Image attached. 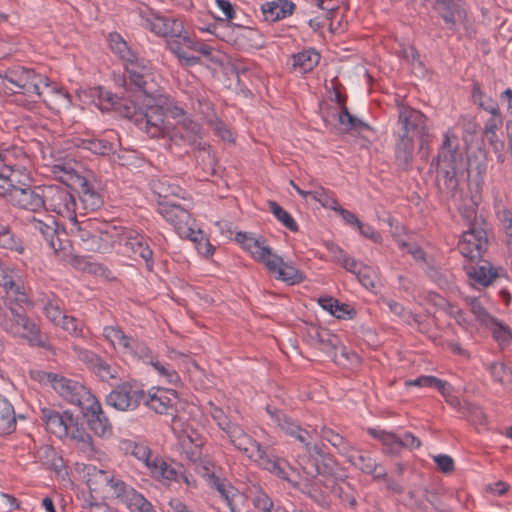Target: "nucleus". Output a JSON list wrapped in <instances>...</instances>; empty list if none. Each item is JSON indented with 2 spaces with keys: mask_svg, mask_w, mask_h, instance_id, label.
I'll list each match as a JSON object with an SVG mask.
<instances>
[{
  "mask_svg": "<svg viewBox=\"0 0 512 512\" xmlns=\"http://www.w3.org/2000/svg\"><path fill=\"white\" fill-rule=\"evenodd\" d=\"M186 238L193 241L196 244V249L198 253L203 257L209 258L214 254L215 247L210 243V241L205 237V235L200 229H194L193 236Z\"/></svg>",
  "mask_w": 512,
  "mask_h": 512,
  "instance_id": "obj_57",
  "label": "nucleus"
},
{
  "mask_svg": "<svg viewBox=\"0 0 512 512\" xmlns=\"http://www.w3.org/2000/svg\"><path fill=\"white\" fill-rule=\"evenodd\" d=\"M235 239L256 261L265 264L267 259L271 257L272 250L265 244L264 239L255 238L252 234L246 232L236 233Z\"/></svg>",
  "mask_w": 512,
  "mask_h": 512,
  "instance_id": "obj_34",
  "label": "nucleus"
},
{
  "mask_svg": "<svg viewBox=\"0 0 512 512\" xmlns=\"http://www.w3.org/2000/svg\"><path fill=\"white\" fill-rule=\"evenodd\" d=\"M318 303L324 310L328 311L331 315L338 319L352 318L349 305L340 303L333 297H321L319 298Z\"/></svg>",
  "mask_w": 512,
  "mask_h": 512,
  "instance_id": "obj_45",
  "label": "nucleus"
},
{
  "mask_svg": "<svg viewBox=\"0 0 512 512\" xmlns=\"http://www.w3.org/2000/svg\"><path fill=\"white\" fill-rule=\"evenodd\" d=\"M44 210L68 217L73 223L78 205L73 194L67 187L59 185H43Z\"/></svg>",
  "mask_w": 512,
  "mask_h": 512,
  "instance_id": "obj_11",
  "label": "nucleus"
},
{
  "mask_svg": "<svg viewBox=\"0 0 512 512\" xmlns=\"http://www.w3.org/2000/svg\"><path fill=\"white\" fill-rule=\"evenodd\" d=\"M151 366L159 376L165 378L169 384L177 386L180 383V376L173 368L161 364L157 359L152 362Z\"/></svg>",
  "mask_w": 512,
  "mask_h": 512,
  "instance_id": "obj_64",
  "label": "nucleus"
},
{
  "mask_svg": "<svg viewBox=\"0 0 512 512\" xmlns=\"http://www.w3.org/2000/svg\"><path fill=\"white\" fill-rule=\"evenodd\" d=\"M126 353H129L150 365L156 359L153 356L151 349L145 343L139 342L137 339L132 341L131 348L128 349Z\"/></svg>",
  "mask_w": 512,
  "mask_h": 512,
  "instance_id": "obj_62",
  "label": "nucleus"
},
{
  "mask_svg": "<svg viewBox=\"0 0 512 512\" xmlns=\"http://www.w3.org/2000/svg\"><path fill=\"white\" fill-rule=\"evenodd\" d=\"M153 191L158 195L159 201H169L168 198L170 196H180V192L182 189L177 185H171L166 183V181H157L153 185Z\"/></svg>",
  "mask_w": 512,
  "mask_h": 512,
  "instance_id": "obj_60",
  "label": "nucleus"
},
{
  "mask_svg": "<svg viewBox=\"0 0 512 512\" xmlns=\"http://www.w3.org/2000/svg\"><path fill=\"white\" fill-rule=\"evenodd\" d=\"M104 338L114 347L121 348L124 353L131 348L133 337L128 336L118 325H109L103 328Z\"/></svg>",
  "mask_w": 512,
  "mask_h": 512,
  "instance_id": "obj_41",
  "label": "nucleus"
},
{
  "mask_svg": "<svg viewBox=\"0 0 512 512\" xmlns=\"http://www.w3.org/2000/svg\"><path fill=\"white\" fill-rule=\"evenodd\" d=\"M4 292L0 327L14 336L27 339L34 346L44 347L39 327L25 312V308H33L34 303L21 276L18 275Z\"/></svg>",
  "mask_w": 512,
  "mask_h": 512,
  "instance_id": "obj_1",
  "label": "nucleus"
},
{
  "mask_svg": "<svg viewBox=\"0 0 512 512\" xmlns=\"http://www.w3.org/2000/svg\"><path fill=\"white\" fill-rule=\"evenodd\" d=\"M115 108L120 111L121 115L139 126L144 110V104L139 107L133 101L122 100L119 101Z\"/></svg>",
  "mask_w": 512,
  "mask_h": 512,
  "instance_id": "obj_53",
  "label": "nucleus"
},
{
  "mask_svg": "<svg viewBox=\"0 0 512 512\" xmlns=\"http://www.w3.org/2000/svg\"><path fill=\"white\" fill-rule=\"evenodd\" d=\"M266 412L270 416L271 420L275 423V425H277L289 436L295 437L299 442H305V440L311 438V435L307 430L303 429L292 418L287 416L276 407L267 405Z\"/></svg>",
  "mask_w": 512,
  "mask_h": 512,
  "instance_id": "obj_29",
  "label": "nucleus"
},
{
  "mask_svg": "<svg viewBox=\"0 0 512 512\" xmlns=\"http://www.w3.org/2000/svg\"><path fill=\"white\" fill-rule=\"evenodd\" d=\"M268 207L270 212L274 215V217L281 222V224L290 230L291 232H297L299 227L297 222L291 216V214L286 211L282 206H280L276 201H268Z\"/></svg>",
  "mask_w": 512,
  "mask_h": 512,
  "instance_id": "obj_48",
  "label": "nucleus"
},
{
  "mask_svg": "<svg viewBox=\"0 0 512 512\" xmlns=\"http://www.w3.org/2000/svg\"><path fill=\"white\" fill-rule=\"evenodd\" d=\"M52 388L67 402L82 407L93 394L78 381L57 374Z\"/></svg>",
  "mask_w": 512,
  "mask_h": 512,
  "instance_id": "obj_20",
  "label": "nucleus"
},
{
  "mask_svg": "<svg viewBox=\"0 0 512 512\" xmlns=\"http://www.w3.org/2000/svg\"><path fill=\"white\" fill-rule=\"evenodd\" d=\"M490 374L493 379L505 386L512 387V367L504 363L494 362L490 365Z\"/></svg>",
  "mask_w": 512,
  "mask_h": 512,
  "instance_id": "obj_54",
  "label": "nucleus"
},
{
  "mask_svg": "<svg viewBox=\"0 0 512 512\" xmlns=\"http://www.w3.org/2000/svg\"><path fill=\"white\" fill-rule=\"evenodd\" d=\"M301 443L303 444L304 452L297 455L296 461L307 476L316 477L323 472L320 462H324L326 453L321 446L317 444L311 445L309 439Z\"/></svg>",
  "mask_w": 512,
  "mask_h": 512,
  "instance_id": "obj_24",
  "label": "nucleus"
},
{
  "mask_svg": "<svg viewBox=\"0 0 512 512\" xmlns=\"http://www.w3.org/2000/svg\"><path fill=\"white\" fill-rule=\"evenodd\" d=\"M183 116V118L176 123L171 132L168 133L170 141L177 146H191L198 148L200 151L207 153L210 157L209 151L206 150L205 145L202 144L203 129L202 126L186 115L183 109H176Z\"/></svg>",
  "mask_w": 512,
  "mask_h": 512,
  "instance_id": "obj_10",
  "label": "nucleus"
},
{
  "mask_svg": "<svg viewBox=\"0 0 512 512\" xmlns=\"http://www.w3.org/2000/svg\"><path fill=\"white\" fill-rule=\"evenodd\" d=\"M346 458L357 469L373 476L376 480L386 477V469L378 464L368 452L352 449Z\"/></svg>",
  "mask_w": 512,
  "mask_h": 512,
  "instance_id": "obj_30",
  "label": "nucleus"
},
{
  "mask_svg": "<svg viewBox=\"0 0 512 512\" xmlns=\"http://www.w3.org/2000/svg\"><path fill=\"white\" fill-rule=\"evenodd\" d=\"M43 186L31 188L30 185L20 189H14V192L4 196L13 206L31 212H38L44 209Z\"/></svg>",
  "mask_w": 512,
  "mask_h": 512,
  "instance_id": "obj_21",
  "label": "nucleus"
},
{
  "mask_svg": "<svg viewBox=\"0 0 512 512\" xmlns=\"http://www.w3.org/2000/svg\"><path fill=\"white\" fill-rule=\"evenodd\" d=\"M124 85L127 89L135 90L149 101L160 92L156 81V73L151 62L137 55L124 65Z\"/></svg>",
  "mask_w": 512,
  "mask_h": 512,
  "instance_id": "obj_6",
  "label": "nucleus"
},
{
  "mask_svg": "<svg viewBox=\"0 0 512 512\" xmlns=\"http://www.w3.org/2000/svg\"><path fill=\"white\" fill-rule=\"evenodd\" d=\"M488 246L486 231L472 224L467 231H464L458 242L459 252L470 260L480 259Z\"/></svg>",
  "mask_w": 512,
  "mask_h": 512,
  "instance_id": "obj_19",
  "label": "nucleus"
},
{
  "mask_svg": "<svg viewBox=\"0 0 512 512\" xmlns=\"http://www.w3.org/2000/svg\"><path fill=\"white\" fill-rule=\"evenodd\" d=\"M161 103L162 95L160 92L157 93V96H153L151 101L144 97V110L139 128L144 130L151 138H163L169 133V128L165 121V111Z\"/></svg>",
  "mask_w": 512,
  "mask_h": 512,
  "instance_id": "obj_9",
  "label": "nucleus"
},
{
  "mask_svg": "<svg viewBox=\"0 0 512 512\" xmlns=\"http://www.w3.org/2000/svg\"><path fill=\"white\" fill-rule=\"evenodd\" d=\"M58 326H60L73 337H84V323L74 316L66 315L65 319H63V322H61Z\"/></svg>",
  "mask_w": 512,
  "mask_h": 512,
  "instance_id": "obj_61",
  "label": "nucleus"
},
{
  "mask_svg": "<svg viewBox=\"0 0 512 512\" xmlns=\"http://www.w3.org/2000/svg\"><path fill=\"white\" fill-rule=\"evenodd\" d=\"M264 265L277 279L289 285L299 284L304 279L303 273L299 269L294 267L291 263L284 262L280 256L273 252Z\"/></svg>",
  "mask_w": 512,
  "mask_h": 512,
  "instance_id": "obj_28",
  "label": "nucleus"
},
{
  "mask_svg": "<svg viewBox=\"0 0 512 512\" xmlns=\"http://www.w3.org/2000/svg\"><path fill=\"white\" fill-rule=\"evenodd\" d=\"M179 397L175 389L152 387L144 391L142 404L158 414L173 415Z\"/></svg>",
  "mask_w": 512,
  "mask_h": 512,
  "instance_id": "obj_18",
  "label": "nucleus"
},
{
  "mask_svg": "<svg viewBox=\"0 0 512 512\" xmlns=\"http://www.w3.org/2000/svg\"><path fill=\"white\" fill-rule=\"evenodd\" d=\"M0 246L4 249L22 250L21 242L11 232L8 226L0 224Z\"/></svg>",
  "mask_w": 512,
  "mask_h": 512,
  "instance_id": "obj_63",
  "label": "nucleus"
},
{
  "mask_svg": "<svg viewBox=\"0 0 512 512\" xmlns=\"http://www.w3.org/2000/svg\"><path fill=\"white\" fill-rule=\"evenodd\" d=\"M108 42L111 51L123 61V65L127 64V62L138 55L119 33H110L108 35Z\"/></svg>",
  "mask_w": 512,
  "mask_h": 512,
  "instance_id": "obj_40",
  "label": "nucleus"
},
{
  "mask_svg": "<svg viewBox=\"0 0 512 512\" xmlns=\"http://www.w3.org/2000/svg\"><path fill=\"white\" fill-rule=\"evenodd\" d=\"M158 212L175 228L180 237L193 236L194 219L187 209L174 202L159 201Z\"/></svg>",
  "mask_w": 512,
  "mask_h": 512,
  "instance_id": "obj_15",
  "label": "nucleus"
},
{
  "mask_svg": "<svg viewBox=\"0 0 512 512\" xmlns=\"http://www.w3.org/2000/svg\"><path fill=\"white\" fill-rule=\"evenodd\" d=\"M338 122L345 127V130L351 131H363L368 130L370 127L367 123L362 121L361 119L353 116L347 106H343L342 110H340L338 114Z\"/></svg>",
  "mask_w": 512,
  "mask_h": 512,
  "instance_id": "obj_50",
  "label": "nucleus"
},
{
  "mask_svg": "<svg viewBox=\"0 0 512 512\" xmlns=\"http://www.w3.org/2000/svg\"><path fill=\"white\" fill-rule=\"evenodd\" d=\"M470 94L472 103L485 112L500 108L498 102L483 91L479 81L472 82Z\"/></svg>",
  "mask_w": 512,
  "mask_h": 512,
  "instance_id": "obj_42",
  "label": "nucleus"
},
{
  "mask_svg": "<svg viewBox=\"0 0 512 512\" xmlns=\"http://www.w3.org/2000/svg\"><path fill=\"white\" fill-rule=\"evenodd\" d=\"M73 351L77 358L86 364V366L103 381H108L116 377V370L93 351L79 346H73Z\"/></svg>",
  "mask_w": 512,
  "mask_h": 512,
  "instance_id": "obj_27",
  "label": "nucleus"
},
{
  "mask_svg": "<svg viewBox=\"0 0 512 512\" xmlns=\"http://www.w3.org/2000/svg\"><path fill=\"white\" fill-rule=\"evenodd\" d=\"M295 4L289 0H275L261 5L262 15L265 21L275 22L292 15Z\"/></svg>",
  "mask_w": 512,
  "mask_h": 512,
  "instance_id": "obj_37",
  "label": "nucleus"
},
{
  "mask_svg": "<svg viewBox=\"0 0 512 512\" xmlns=\"http://www.w3.org/2000/svg\"><path fill=\"white\" fill-rule=\"evenodd\" d=\"M16 425L17 419L13 405L0 394V436L12 434Z\"/></svg>",
  "mask_w": 512,
  "mask_h": 512,
  "instance_id": "obj_38",
  "label": "nucleus"
},
{
  "mask_svg": "<svg viewBox=\"0 0 512 512\" xmlns=\"http://www.w3.org/2000/svg\"><path fill=\"white\" fill-rule=\"evenodd\" d=\"M28 224L34 231L39 232L42 235L48 246L55 253L65 249V246L59 236L58 223L54 217L45 215L44 219H39L35 216H31L28 218Z\"/></svg>",
  "mask_w": 512,
  "mask_h": 512,
  "instance_id": "obj_25",
  "label": "nucleus"
},
{
  "mask_svg": "<svg viewBox=\"0 0 512 512\" xmlns=\"http://www.w3.org/2000/svg\"><path fill=\"white\" fill-rule=\"evenodd\" d=\"M72 236L83 249L91 252L109 253L114 248L115 226L98 219L78 220L73 218L70 228Z\"/></svg>",
  "mask_w": 512,
  "mask_h": 512,
  "instance_id": "obj_5",
  "label": "nucleus"
},
{
  "mask_svg": "<svg viewBox=\"0 0 512 512\" xmlns=\"http://www.w3.org/2000/svg\"><path fill=\"white\" fill-rule=\"evenodd\" d=\"M183 25L181 19L165 16H154L146 21V26L151 32L166 40L177 36V33H182Z\"/></svg>",
  "mask_w": 512,
  "mask_h": 512,
  "instance_id": "obj_32",
  "label": "nucleus"
},
{
  "mask_svg": "<svg viewBox=\"0 0 512 512\" xmlns=\"http://www.w3.org/2000/svg\"><path fill=\"white\" fill-rule=\"evenodd\" d=\"M80 408L89 429L96 436L105 438L112 435V423L103 411L101 403L96 396L92 395Z\"/></svg>",
  "mask_w": 512,
  "mask_h": 512,
  "instance_id": "obj_17",
  "label": "nucleus"
},
{
  "mask_svg": "<svg viewBox=\"0 0 512 512\" xmlns=\"http://www.w3.org/2000/svg\"><path fill=\"white\" fill-rule=\"evenodd\" d=\"M467 276L475 285L487 287L497 277V271L488 262H484L482 265L469 266Z\"/></svg>",
  "mask_w": 512,
  "mask_h": 512,
  "instance_id": "obj_39",
  "label": "nucleus"
},
{
  "mask_svg": "<svg viewBox=\"0 0 512 512\" xmlns=\"http://www.w3.org/2000/svg\"><path fill=\"white\" fill-rule=\"evenodd\" d=\"M310 197L319 202L323 207L335 210L339 205L337 199L331 192L322 186H316L315 189H310Z\"/></svg>",
  "mask_w": 512,
  "mask_h": 512,
  "instance_id": "obj_56",
  "label": "nucleus"
},
{
  "mask_svg": "<svg viewBox=\"0 0 512 512\" xmlns=\"http://www.w3.org/2000/svg\"><path fill=\"white\" fill-rule=\"evenodd\" d=\"M166 45L181 64L189 67L200 63L201 58L199 55L209 57L213 51L210 45L190 36L184 26L182 33H177V36L166 40Z\"/></svg>",
  "mask_w": 512,
  "mask_h": 512,
  "instance_id": "obj_7",
  "label": "nucleus"
},
{
  "mask_svg": "<svg viewBox=\"0 0 512 512\" xmlns=\"http://www.w3.org/2000/svg\"><path fill=\"white\" fill-rule=\"evenodd\" d=\"M147 470L149 471L150 476L156 480L177 482L180 478H183L185 482L188 483V479L179 471L177 464L173 465L166 462L158 454L153 457L151 463L147 464Z\"/></svg>",
  "mask_w": 512,
  "mask_h": 512,
  "instance_id": "obj_33",
  "label": "nucleus"
},
{
  "mask_svg": "<svg viewBox=\"0 0 512 512\" xmlns=\"http://www.w3.org/2000/svg\"><path fill=\"white\" fill-rule=\"evenodd\" d=\"M441 18L449 25V29H454L458 21L466 17V10L463 0H444L437 2Z\"/></svg>",
  "mask_w": 512,
  "mask_h": 512,
  "instance_id": "obj_36",
  "label": "nucleus"
},
{
  "mask_svg": "<svg viewBox=\"0 0 512 512\" xmlns=\"http://www.w3.org/2000/svg\"><path fill=\"white\" fill-rule=\"evenodd\" d=\"M207 125L212 129L214 134L220 137L223 141H234L232 131L220 118H218V116L209 117Z\"/></svg>",
  "mask_w": 512,
  "mask_h": 512,
  "instance_id": "obj_59",
  "label": "nucleus"
},
{
  "mask_svg": "<svg viewBox=\"0 0 512 512\" xmlns=\"http://www.w3.org/2000/svg\"><path fill=\"white\" fill-rule=\"evenodd\" d=\"M40 419L46 429L59 438L67 437L71 428L75 426V419L71 412L60 413L52 408H41Z\"/></svg>",
  "mask_w": 512,
  "mask_h": 512,
  "instance_id": "obj_22",
  "label": "nucleus"
},
{
  "mask_svg": "<svg viewBox=\"0 0 512 512\" xmlns=\"http://www.w3.org/2000/svg\"><path fill=\"white\" fill-rule=\"evenodd\" d=\"M320 55L313 49L299 52L293 56L294 67H299L303 72L311 71L319 62Z\"/></svg>",
  "mask_w": 512,
  "mask_h": 512,
  "instance_id": "obj_49",
  "label": "nucleus"
},
{
  "mask_svg": "<svg viewBox=\"0 0 512 512\" xmlns=\"http://www.w3.org/2000/svg\"><path fill=\"white\" fill-rule=\"evenodd\" d=\"M394 157L397 167L403 171H409L413 165L414 137L405 134H396Z\"/></svg>",
  "mask_w": 512,
  "mask_h": 512,
  "instance_id": "obj_31",
  "label": "nucleus"
},
{
  "mask_svg": "<svg viewBox=\"0 0 512 512\" xmlns=\"http://www.w3.org/2000/svg\"><path fill=\"white\" fill-rule=\"evenodd\" d=\"M143 397V389L130 382H124L106 396L105 403L118 411H132L142 404Z\"/></svg>",
  "mask_w": 512,
  "mask_h": 512,
  "instance_id": "obj_14",
  "label": "nucleus"
},
{
  "mask_svg": "<svg viewBox=\"0 0 512 512\" xmlns=\"http://www.w3.org/2000/svg\"><path fill=\"white\" fill-rule=\"evenodd\" d=\"M121 452L125 455L133 456L141 462L147 469V464L156 455L145 441H135L132 439H122L118 445Z\"/></svg>",
  "mask_w": 512,
  "mask_h": 512,
  "instance_id": "obj_35",
  "label": "nucleus"
},
{
  "mask_svg": "<svg viewBox=\"0 0 512 512\" xmlns=\"http://www.w3.org/2000/svg\"><path fill=\"white\" fill-rule=\"evenodd\" d=\"M69 434H71V439L75 442V446L79 451L87 456L93 455V439L89 433H87L83 428H79L75 423V426L71 428Z\"/></svg>",
  "mask_w": 512,
  "mask_h": 512,
  "instance_id": "obj_46",
  "label": "nucleus"
},
{
  "mask_svg": "<svg viewBox=\"0 0 512 512\" xmlns=\"http://www.w3.org/2000/svg\"><path fill=\"white\" fill-rule=\"evenodd\" d=\"M60 304L61 301L59 299L52 297L48 298L43 306V312L46 318L56 326L63 322V319H65L66 316Z\"/></svg>",
  "mask_w": 512,
  "mask_h": 512,
  "instance_id": "obj_51",
  "label": "nucleus"
},
{
  "mask_svg": "<svg viewBox=\"0 0 512 512\" xmlns=\"http://www.w3.org/2000/svg\"><path fill=\"white\" fill-rule=\"evenodd\" d=\"M9 156V161H2L3 164L7 166H14L17 163H25L29 164V158L26 152L21 147H12L9 149H5L0 151V160L6 159Z\"/></svg>",
  "mask_w": 512,
  "mask_h": 512,
  "instance_id": "obj_58",
  "label": "nucleus"
},
{
  "mask_svg": "<svg viewBox=\"0 0 512 512\" xmlns=\"http://www.w3.org/2000/svg\"><path fill=\"white\" fill-rule=\"evenodd\" d=\"M0 160V197H4L14 192V189H20L28 186L31 180L30 173L25 163H17L14 166H7ZM9 161V157H6Z\"/></svg>",
  "mask_w": 512,
  "mask_h": 512,
  "instance_id": "obj_16",
  "label": "nucleus"
},
{
  "mask_svg": "<svg viewBox=\"0 0 512 512\" xmlns=\"http://www.w3.org/2000/svg\"><path fill=\"white\" fill-rule=\"evenodd\" d=\"M383 303L389 308L391 313L398 316L405 323L409 325L419 323L417 316L412 311L406 309L401 303L393 299H385Z\"/></svg>",
  "mask_w": 512,
  "mask_h": 512,
  "instance_id": "obj_55",
  "label": "nucleus"
},
{
  "mask_svg": "<svg viewBox=\"0 0 512 512\" xmlns=\"http://www.w3.org/2000/svg\"><path fill=\"white\" fill-rule=\"evenodd\" d=\"M0 90L7 95L21 94L41 99L48 107L57 105L68 98V94L48 77L32 68L14 65L0 70Z\"/></svg>",
  "mask_w": 512,
  "mask_h": 512,
  "instance_id": "obj_2",
  "label": "nucleus"
},
{
  "mask_svg": "<svg viewBox=\"0 0 512 512\" xmlns=\"http://www.w3.org/2000/svg\"><path fill=\"white\" fill-rule=\"evenodd\" d=\"M223 431L237 450L258 462L263 469L289 482L294 487L299 486L300 475L296 469L284 458L267 455L260 443L247 434L239 424L231 422Z\"/></svg>",
  "mask_w": 512,
  "mask_h": 512,
  "instance_id": "obj_3",
  "label": "nucleus"
},
{
  "mask_svg": "<svg viewBox=\"0 0 512 512\" xmlns=\"http://www.w3.org/2000/svg\"><path fill=\"white\" fill-rule=\"evenodd\" d=\"M342 503L347 504L350 508L354 509L357 506V498L359 497L357 491L346 481H341L334 488Z\"/></svg>",
  "mask_w": 512,
  "mask_h": 512,
  "instance_id": "obj_52",
  "label": "nucleus"
},
{
  "mask_svg": "<svg viewBox=\"0 0 512 512\" xmlns=\"http://www.w3.org/2000/svg\"><path fill=\"white\" fill-rule=\"evenodd\" d=\"M486 326L490 329L494 340L502 349L510 345L512 341V330L508 325L494 317L490 319V322L487 323Z\"/></svg>",
  "mask_w": 512,
  "mask_h": 512,
  "instance_id": "obj_43",
  "label": "nucleus"
},
{
  "mask_svg": "<svg viewBox=\"0 0 512 512\" xmlns=\"http://www.w3.org/2000/svg\"><path fill=\"white\" fill-rule=\"evenodd\" d=\"M320 436L328 441L341 455L347 457L352 452L353 447L350 442L333 429L326 426L322 427Z\"/></svg>",
  "mask_w": 512,
  "mask_h": 512,
  "instance_id": "obj_44",
  "label": "nucleus"
},
{
  "mask_svg": "<svg viewBox=\"0 0 512 512\" xmlns=\"http://www.w3.org/2000/svg\"><path fill=\"white\" fill-rule=\"evenodd\" d=\"M367 433L381 442L383 453L387 455H399L402 449L415 450L420 448L421 441L411 432L397 434L376 428H368Z\"/></svg>",
  "mask_w": 512,
  "mask_h": 512,
  "instance_id": "obj_12",
  "label": "nucleus"
},
{
  "mask_svg": "<svg viewBox=\"0 0 512 512\" xmlns=\"http://www.w3.org/2000/svg\"><path fill=\"white\" fill-rule=\"evenodd\" d=\"M70 181L79 194V205L85 212L95 211L103 205L101 194L97 191L94 184L86 177L79 174L71 175Z\"/></svg>",
  "mask_w": 512,
  "mask_h": 512,
  "instance_id": "obj_23",
  "label": "nucleus"
},
{
  "mask_svg": "<svg viewBox=\"0 0 512 512\" xmlns=\"http://www.w3.org/2000/svg\"><path fill=\"white\" fill-rule=\"evenodd\" d=\"M79 146L83 149H87L96 155H109L114 151V145L112 142L106 139H99L95 137H88L80 139Z\"/></svg>",
  "mask_w": 512,
  "mask_h": 512,
  "instance_id": "obj_47",
  "label": "nucleus"
},
{
  "mask_svg": "<svg viewBox=\"0 0 512 512\" xmlns=\"http://www.w3.org/2000/svg\"><path fill=\"white\" fill-rule=\"evenodd\" d=\"M124 246L135 255L141 257L149 271L153 269V251L148 244V238L135 229H125L122 233Z\"/></svg>",
  "mask_w": 512,
  "mask_h": 512,
  "instance_id": "obj_26",
  "label": "nucleus"
},
{
  "mask_svg": "<svg viewBox=\"0 0 512 512\" xmlns=\"http://www.w3.org/2000/svg\"><path fill=\"white\" fill-rule=\"evenodd\" d=\"M95 477L98 481L108 486L112 497L124 504L131 512H134L136 506L145 498L132 486L107 471L98 470Z\"/></svg>",
  "mask_w": 512,
  "mask_h": 512,
  "instance_id": "obj_13",
  "label": "nucleus"
},
{
  "mask_svg": "<svg viewBox=\"0 0 512 512\" xmlns=\"http://www.w3.org/2000/svg\"><path fill=\"white\" fill-rule=\"evenodd\" d=\"M398 110V124L400 129L397 133L407 136L416 135L420 141V148L423 151L424 146L430 142L428 118L421 111L410 106L404 105L402 100H396Z\"/></svg>",
  "mask_w": 512,
  "mask_h": 512,
  "instance_id": "obj_8",
  "label": "nucleus"
},
{
  "mask_svg": "<svg viewBox=\"0 0 512 512\" xmlns=\"http://www.w3.org/2000/svg\"><path fill=\"white\" fill-rule=\"evenodd\" d=\"M458 138L452 130L443 135V142L436 157L432 159L431 168H436V181L441 193L455 197L459 184L464 177L463 157L458 153Z\"/></svg>",
  "mask_w": 512,
  "mask_h": 512,
  "instance_id": "obj_4",
  "label": "nucleus"
}]
</instances>
